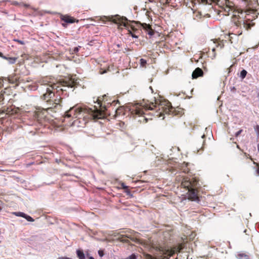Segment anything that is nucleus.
Segmentation results:
<instances>
[{"instance_id":"obj_1","label":"nucleus","mask_w":259,"mask_h":259,"mask_svg":"<svg viewBox=\"0 0 259 259\" xmlns=\"http://www.w3.org/2000/svg\"><path fill=\"white\" fill-rule=\"evenodd\" d=\"M133 115L143 117V121L152 119V117H160L164 114L181 116L183 111L181 108H175L167 100H155V102H150L144 105L137 104L131 109Z\"/></svg>"},{"instance_id":"obj_2","label":"nucleus","mask_w":259,"mask_h":259,"mask_svg":"<svg viewBox=\"0 0 259 259\" xmlns=\"http://www.w3.org/2000/svg\"><path fill=\"white\" fill-rule=\"evenodd\" d=\"M97 105L94 109L85 106H74L66 112L65 117H72L76 118L72 122V125L83 127L90 119H103L108 114L106 106L103 105L99 99L97 101Z\"/></svg>"},{"instance_id":"obj_3","label":"nucleus","mask_w":259,"mask_h":259,"mask_svg":"<svg viewBox=\"0 0 259 259\" xmlns=\"http://www.w3.org/2000/svg\"><path fill=\"white\" fill-rule=\"evenodd\" d=\"M76 84V82L72 78H65L64 79L60 80L56 83L51 84L49 85V87L46 89V93L44 94L41 96V99L46 102L48 105V106H51L52 100L51 99L54 98L55 96V93L53 92L54 90H56L57 92L59 91L64 92L66 91L65 88H73Z\"/></svg>"},{"instance_id":"obj_4","label":"nucleus","mask_w":259,"mask_h":259,"mask_svg":"<svg viewBox=\"0 0 259 259\" xmlns=\"http://www.w3.org/2000/svg\"><path fill=\"white\" fill-rule=\"evenodd\" d=\"M102 20L109 21L118 25V29H122L121 26H124L127 30L128 34H130L133 37L138 38V34L140 33L139 28L140 23L136 21H128L127 19L123 16H120L118 15L111 16L110 17H104Z\"/></svg>"},{"instance_id":"obj_5","label":"nucleus","mask_w":259,"mask_h":259,"mask_svg":"<svg viewBox=\"0 0 259 259\" xmlns=\"http://www.w3.org/2000/svg\"><path fill=\"white\" fill-rule=\"evenodd\" d=\"M231 13H232L231 21L237 27V29H242V26L246 30L251 28L249 19L246 18L247 14L245 12L242 10H236L233 7L232 11H230Z\"/></svg>"},{"instance_id":"obj_6","label":"nucleus","mask_w":259,"mask_h":259,"mask_svg":"<svg viewBox=\"0 0 259 259\" xmlns=\"http://www.w3.org/2000/svg\"><path fill=\"white\" fill-rule=\"evenodd\" d=\"M198 182L195 179L184 180L181 183L182 186L188 190L189 199L195 200L198 198L196 186Z\"/></svg>"},{"instance_id":"obj_7","label":"nucleus","mask_w":259,"mask_h":259,"mask_svg":"<svg viewBox=\"0 0 259 259\" xmlns=\"http://www.w3.org/2000/svg\"><path fill=\"white\" fill-rule=\"evenodd\" d=\"M53 109L52 107L47 106L46 108H37L33 112V117L35 119L39 121H41L47 116V113L48 110Z\"/></svg>"},{"instance_id":"obj_8","label":"nucleus","mask_w":259,"mask_h":259,"mask_svg":"<svg viewBox=\"0 0 259 259\" xmlns=\"http://www.w3.org/2000/svg\"><path fill=\"white\" fill-rule=\"evenodd\" d=\"M185 247V243H182L178 244L177 245L174 247V248L170 250H167L166 251V257L167 258H168V257H170L172 256L176 252H180Z\"/></svg>"},{"instance_id":"obj_9","label":"nucleus","mask_w":259,"mask_h":259,"mask_svg":"<svg viewBox=\"0 0 259 259\" xmlns=\"http://www.w3.org/2000/svg\"><path fill=\"white\" fill-rule=\"evenodd\" d=\"M60 18L62 21H63L67 23H73L75 22H78V20H76L74 18L68 15H62Z\"/></svg>"},{"instance_id":"obj_10","label":"nucleus","mask_w":259,"mask_h":259,"mask_svg":"<svg viewBox=\"0 0 259 259\" xmlns=\"http://www.w3.org/2000/svg\"><path fill=\"white\" fill-rule=\"evenodd\" d=\"M203 75V72L202 70L198 67L196 68L192 73L193 78H197L198 77L202 76Z\"/></svg>"},{"instance_id":"obj_11","label":"nucleus","mask_w":259,"mask_h":259,"mask_svg":"<svg viewBox=\"0 0 259 259\" xmlns=\"http://www.w3.org/2000/svg\"><path fill=\"white\" fill-rule=\"evenodd\" d=\"M62 101V98L56 99L54 101H52L50 107H52L53 109L60 108V103Z\"/></svg>"},{"instance_id":"obj_12","label":"nucleus","mask_w":259,"mask_h":259,"mask_svg":"<svg viewBox=\"0 0 259 259\" xmlns=\"http://www.w3.org/2000/svg\"><path fill=\"white\" fill-rule=\"evenodd\" d=\"M242 33V30L240 29H237L236 31H234V32L230 33H229V38H230V41L231 42V43L233 42V41L232 40V39L234 37V36H233V35L239 36V35H241Z\"/></svg>"},{"instance_id":"obj_13","label":"nucleus","mask_w":259,"mask_h":259,"mask_svg":"<svg viewBox=\"0 0 259 259\" xmlns=\"http://www.w3.org/2000/svg\"><path fill=\"white\" fill-rule=\"evenodd\" d=\"M142 26L143 28L147 31L149 35H153L154 32L153 31L151 28V26L149 24H147L146 23H143L142 24Z\"/></svg>"},{"instance_id":"obj_14","label":"nucleus","mask_w":259,"mask_h":259,"mask_svg":"<svg viewBox=\"0 0 259 259\" xmlns=\"http://www.w3.org/2000/svg\"><path fill=\"white\" fill-rule=\"evenodd\" d=\"M193 17L194 19L198 21L202 19V15L201 14V12L195 11L193 12Z\"/></svg>"},{"instance_id":"obj_15","label":"nucleus","mask_w":259,"mask_h":259,"mask_svg":"<svg viewBox=\"0 0 259 259\" xmlns=\"http://www.w3.org/2000/svg\"><path fill=\"white\" fill-rule=\"evenodd\" d=\"M188 163L186 162H183L182 164L181 168L183 171L185 173H188L190 171V169L188 167Z\"/></svg>"},{"instance_id":"obj_16","label":"nucleus","mask_w":259,"mask_h":259,"mask_svg":"<svg viewBox=\"0 0 259 259\" xmlns=\"http://www.w3.org/2000/svg\"><path fill=\"white\" fill-rule=\"evenodd\" d=\"M213 42L214 44H216L217 48H220V49H222L224 46L223 40H215V41H213Z\"/></svg>"},{"instance_id":"obj_17","label":"nucleus","mask_w":259,"mask_h":259,"mask_svg":"<svg viewBox=\"0 0 259 259\" xmlns=\"http://www.w3.org/2000/svg\"><path fill=\"white\" fill-rule=\"evenodd\" d=\"M76 253H77V255L79 259H85V256H84V253L82 251L80 250H77L76 251Z\"/></svg>"},{"instance_id":"obj_18","label":"nucleus","mask_w":259,"mask_h":259,"mask_svg":"<svg viewBox=\"0 0 259 259\" xmlns=\"http://www.w3.org/2000/svg\"><path fill=\"white\" fill-rule=\"evenodd\" d=\"M140 66L143 68L146 67L147 61L144 59H141L140 60Z\"/></svg>"},{"instance_id":"obj_19","label":"nucleus","mask_w":259,"mask_h":259,"mask_svg":"<svg viewBox=\"0 0 259 259\" xmlns=\"http://www.w3.org/2000/svg\"><path fill=\"white\" fill-rule=\"evenodd\" d=\"M12 214L17 217H25V213L22 212H13Z\"/></svg>"},{"instance_id":"obj_20","label":"nucleus","mask_w":259,"mask_h":259,"mask_svg":"<svg viewBox=\"0 0 259 259\" xmlns=\"http://www.w3.org/2000/svg\"><path fill=\"white\" fill-rule=\"evenodd\" d=\"M246 74H247V71L243 69L240 72V77L242 79H243L246 77Z\"/></svg>"},{"instance_id":"obj_21","label":"nucleus","mask_w":259,"mask_h":259,"mask_svg":"<svg viewBox=\"0 0 259 259\" xmlns=\"http://www.w3.org/2000/svg\"><path fill=\"white\" fill-rule=\"evenodd\" d=\"M8 80H9V82L12 83H15L17 82V79L14 77H9Z\"/></svg>"},{"instance_id":"obj_22","label":"nucleus","mask_w":259,"mask_h":259,"mask_svg":"<svg viewBox=\"0 0 259 259\" xmlns=\"http://www.w3.org/2000/svg\"><path fill=\"white\" fill-rule=\"evenodd\" d=\"M24 218H25L27 221H28L29 222H33L34 221V219L32 217H31L30 216L26 214H25V217H24Z\"/></svg>"},{"instance_id":"obj_23","label":"nucleus","mask_w":259,"mask_h":259,"mask_svg":"<svg viewBox=\"0 0 259 259\" xmlns=\"http://www.w3.org/2000/svg\"><path fill=\"white\" fill-rule=\"evenodd\" d=\"M8 60H9V61L11 63H14L16 60H17V58H6Z\"/></svg>"},{"instance_id":"obj_24","label":"nucleus","mask_w":259,"mask_h":259,"mask_svg":"<svg viewBox=\"0 0 259 259\" xmlns=\"http://www.w3.org/2000/svg\"><path fill=\"white\" fill-rule=\"evenodd\" d=\"M80 48V47H75L72 51V54H77V53L79 51V48Z\"/></svg>"},{"instance_id":"obj_25","label":"nucleus","mask_w":259,"mask_h":259,"mask_svg":"<svg viewBox=\"0 0 259 259\" xmlns=\"http://www.w3.org/2000/svg\"><path fill=\"white\" fill-rule=\"evenodd\" d=\"M126 259H136L137 258V255L135 254H132L130 256H129L128 257L126 258Z\"/></svg>"},{"instance_id":"obj_26","label":"nucleus","mask_w":259,"mask_h":259,"mask_svg":"<svg viewBox=\"0 0 259 259\" xmlns=\"http://www.w3.org/2000/svg\"><path fill=\"white\" fill-rule=\"evenodd\" d=\"M146 259H155V258L152 255L147 254L146 255Z\"/></svg>"},{"instance_id":"obj_27","label":"nucleus","mask_w":259,"mask_h":259,"mask_svg":"<svg viewBox=\"0 0 259 259\" xmlns=\"http://www.w3.org/2000/svg\"><path fill=\"white\" fill-rule=\"evenodd\" d=\"M242 132V130H240L239 131H238L237 132H236L235 134V137H238L240 134Z\"/></svg>"},{"instance_id":"obj_28","label":"nucleus","mask_w":259,"mask_h":259,"mask_svg":"<svg viewBox=\"0 0 259 259\" xmlns=\"http://www.w3.org/2000/svg\"><path fill=\"white\" fill-rule=\"evenodd\" d=\"M20 6H24V7H25L26 8H29V7H30L29 5L26 4H24V3L20 4Z\"/></svg>"},{"instance_id":"obj_29","label":"nucleus","mask_w":259,"mask_h":259,"mask_svg":"<svg viewBox=\"0 0 259 259\" xmlns=\"http://www.w3.org/2000/svg\"><path fill=\"white\" fill-rule=\"evenodd\" d=\"M250 231L249 230H247V229H245L244 230V233L247 235H249V234H250Z\"/></svg>"},{"instance_id":"obj_30","label":"nucleus","mask_w":259,"mask_h":259,"mask_svg":"<svg viewBox=\"0 0 259 259\" xmlns=\"http://www.w3.org/2000/svg\"><path fill=\"white\" fill-rule=\"evenodd\" d=\"M98 254L100 256L102 257L104 255V252L103 250H100L98 251Z\"/></svg>"},{"instance_id":"obj_31","label":"nucleus","mask_w":259,"mask_h":259,"mask_svg":"<svg viewBox=\"0 0 259 259\" xmlns=\"http://www.w3.org/2000/svg\"><path fill=\"white\" fill-rule=\"evenodd\" d=\"M121 110V109H120V108L116 109L115 110V114H116V115H117V114H120Z\"/></svg>"},{"instance_id":"obj_32","label":"nucleus","mask_w":259,"mask_h":259,"mask_svg":"<svg viewBox=\"0 0 259 259\" xmlns=\"http://www.w3.org/2000/svg\"><path fill=\"white\" fill-rule=\"evenodd\" d=\"M121 187L124 190H126V189H128V187L125 186L124 183H122L121 184Z\"/></svg>"},{"instance_id":"obj_33","label":"nucleus","mask_w":259,"mask_h":259,"mask_svg":"<svg viewBox=\"0 0 259 259\" xmlns=\"http://www.w3.org/2000/svg\"><path fill=\"white\" fill-rule=\"evenodd\" d=\"M15 41L18 42L19 44H20L21 45H24V42L22 41V40L16 39V40H15Z\"/></svg>"},{"instance_id":"obj_34","label":"nucleus","mask_w":259,"mask_h":259,"mask_svg":"<svg viewBox=\"0 0 259 259\" xmlns=\"http://www.w3.org/2000/svg\"><path fill=\"white\" fill-rule=\"evenodd\" d=\"M231 91L233 92H234L236 91V88L234 87H232L231 88Z\"/></svg>"},{"instance_id":"obj_35","label":"nucleus","mask_w":259,"mask_h":259,"mask_svg":"<svg viewBox=\"0 0 259 259\" xmlns=\"http://www.w3.org/2000/svg\"><path fill=\"white\" fill-rule=\"evenodd\" d=\"M3 100H4L3 95H0V102L3 101Z\"/></svg>"},{"instance_id":"obj_36","label":"nucleus","mask_w":259,"mask_h":259,"mask_svg":"<svg viewBox=\"0 0 259 259\" xmlns=\"http://www.w3.org/2000/svg\"><path fill=\"white\" fill-rule=\"evenodd\" d=\"M13 5H19L20 6V4H19V3H18V2H14L13 3Z\"/></svg>"},{"instance_id":"obj_37","label":"nucleus","mask_w":259,"mask_h":259,"mask_svg":"<svg viewBox=\"0 0 259 259\" xmlns=\"http://www.w3.org/2000/svg\"><path fill=\"white\" fill-rule=\"evenodd\" d=\"M212 51L214 53V56H215V49L214 48H213L212 49Z\"/></svg>"},{"instance_id":"obj_38","label":"nucleus","mask_w":259,"mask_h":259,"mask_svg":"<svg viewBox=\"0 0 259 259\" xmlns=\"http://www.w3.org/2000/svg\"><path fill=\"white\" fill-rule=\"evenodd\" d=\"M164 2L167 4L169 3V0H164Z\"/></svg>"},{"instance_id":"obj_39","label":"nucleus","mask_w":259,"mask_h":259,"mask_svg":"<svg viewBox=\"0 0 259 259\" xmlns=\"http://www.w3.org/2000/svg\"><path fill=\"white\" fill-rule=\"evenodd\" d=\"M148 1L150 3H153L154 2V0H148Z\"/></svg>"},{"instance_id":"obj_40","label":"nucleus","mask_w":259,"mask_h":259,"mask_svg":"<svg viewBox=\"0 0 259 259\" xmlns=\"http://www.w3.org/2000/svg\"><path fill=\"white\" fill-rule=\"evenodd\" d=\"M237 148H238L239 149H240V147L238 145H237Z\"/></svg>"},{"instance_id":"obj_41","label":"nucleus","mask_w":259,"mask_h":259,"mask_svg":"<svg viewBox=\"0 0 259 259\" xmlns=\"http://www.w3.org/2000/svg\"><path fill=\"white\" fill-rule=\"evenodd\" d=\"M257 172L259 174V167H258V168L257 169Z\"/></svg>"},{"instance_id":"obj_42","label":"nucleus","mask_w":259,"mask_h":259,"mask_svg":"<svg viewBox=\"0 0 259 259\" xmlns=\"http://www.w3.org/2000/svg\"><path fill=\"white\" fill-rule=\"evenodd\" d=\"M89 259H94V258L92 256L89 257Z\"/></svg>"},{"instance_id":"obj_43","label":"nucleus","mask_w":259,"mask_h":259,"mask_svg":"<svg viewBox=\"0 0 259 259\" xmlns=\"http://www.w3.org/2000/svg\"><path fill=\"white\" fill-rule=\"evenodd\" d=\"M243 1L248 2V0H242Z\"/></svg>"},{"instance_id":"obj_44","label":"nucleus","mask_w":259,"mask_h":259,"mask_svg":"<svg viewBox=\"0 0 259 259\" xmlns=\"http://www.w3.org/2000/svg\"><path fill=\"white\" fill-rule=\"evenodd\" d=\"M2 55H3V54H2L1 52H0V56H1V57H2Z\"/></svg>"},{"instance_id":"obj_45","label":"nucleus","mask_w":259,"mask_h":259,"mask_svg":"<svg viewBox=\"0 0 259 259\" xmlns=\"http://www.w3.org/2000/svg\"><path fill=\"white\" fill-rule=\"evenodd\" d=\"M62 25L64 27H66V25L64 24H62Z\"/></svg>"},{"instance_id":"obj_46","label":"nucleus","mask_w":259,"mask_h":259,"mask_svg":"<svg viewBox=\"0 0 259 259\" xmlns=\"http://www.w3.org/2000/svg\"><path fill=\"white\" fill-rule=\"evenodd\" d=\"M205 137V135H203L202 136V138H203L204 137Z\"/></svg>"},{"instance_id":"obj_47","label":"nucleus","mask_w":259,"mask_h":259,"mask_svg":"<svg viewBox=\"0 0 259 259\" xmlns=\"http://www.w3.org/2000/svg\"><path fill=\"white\" fill-rule=\"evenodd\" d=\"M258 150L259 151V145L257 146Z\"/></svg>"},{"instance_id":"obj_48","label":"nucleus","mask_w":259,"mask_h":259,"mask_svg":"<svg viewBox=\"0 0 259 259\" xmlns=\"http://www.w3.org/2000/svg\"><path fill=\"white\" fill-rule=\"evenodd\" d=\"M117 46L118 47H120V45H119V44H118V45H117Z\"/></svg>"}]
</instances>
